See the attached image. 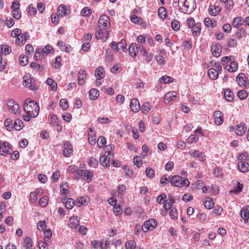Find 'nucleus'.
<instances>
[{
	"label": "nucleus",
	"instance_id": "nucleus-1",
	"mask_svg": "<svg viewBox=\"0 0 249 249\" xmlns=\"http://www.w3.org/2000/svg\"><path fill=\"white\" fill-rule=\"evenodd\" d=\"M24 111L27 114V115L23 116V119L25 121H29L31 117H36L39 111V107L38 105L34 101H31L27 98L24 101L23 105Z\"/></svg>",
	"mask_w": 249,
	"mask_h": 249
},
{
	"label": "nucleus",
	"instance_id": "nucleus-2",
	"mask_svg": "<svg viewBox=\"0 0 249 249\" xmlns=\"http://www.w3.org/2000/svg\"><path fill=\"white\" fill-rule=\"evenodd\" d=\"M178 5L182 12L186 14L191 13L196 7L195 0H178Z\"/></svg>",
	"mask_w": 249,
	"mask_h": 249
},
{
	"label": "nucleus",
	"instance_id": "nucleus-3",
	"mask_svg": "<svg viewBox=\"0 0 249 249\" xmlns=\"http://www.w3.org/2000/svg\"><path fill=\"white\" fill-rule=\"evenodd\" d=\"M109 28H101L99 26H98L96 32L95 37L97 39L102 38L103 37L105 38V40H107L108 38L109 34Z\"/></svg>",
	"mask_w": 249,
	"mask_h": 249
},
{
	"label": "nucleus",
	"instance_id": "nucleus-4",
	"mask_svg": "<svg viewBox=\"0 0 249 249\" xmlns=\"http://www.w3.org/2000/svg\"><path fill=\"white\" fill-rule=\"evenodd\" d=\"M7 107L9 110H10L15 115H19L20 113L19 106L14 100L10 99L7 102Z\"/></svg>",
	"mask_w": 249,
	"mask_h": 249
},
{
	"label": "nucleus",
	"instance_id": "nucleus-5",
	"mask_svg": "<svg viewBox=\"0 0 249 249\" xmlns=\"http://www.w3.org/2000/svg\"><path fill=\"white\" fill-rule=\"evenodd\" d=\"M156 226V221L154 219H150L148 221H145L143 224L142 226V229L144 232H147L149 230H153Z\"/></svg>",
	"mask_w": 249,
	"mask_h": 249
},
{
	"label": "nucleus",
	"instance_id": "nucleus-6",
	"mask_svg": "<svg viewBox=\"0 0 249 249\" xmlns=\"http://www.w3.org/2000/svg\"><path fill=\"white\" fill-rule=\"evenodd\" d=\"M13 150L8 142L0 141V155L5 156L6 154H11Z\"/></svg>",
	"mask_w": 249,
	"mask_h": 249
},
{
	"label": "nucleus",
	"instance_id": "nucleus-7",
	"mask_svg": "<svg viewBox=\"0 0 249 249\" xmlns=\"http://www.w3.org/2000/svg\"><path fill=\"white\" fill-rule=\"evenodd\" d=\"M98 24L101 28H109L110 23L108 16L106 15H102L99 18Z\"/></svg>",
	"mask_w": 249,
	"mask_h": 249
},
{
	"label": "nucleus",
	"instance_id": "nucleus-8",
	"mask_svg": "<svg viewBox=\"0 0 249 249\" xmlns=\"http://www.w3.org/2000/svg\"><path fill=\"white\" fill-rule=\"evenodd\" d=\"M73 149L72 145L68 142H65L64 144L63 155L67 157H70L72 153Z\"/></svg>",
	"mask_w": 249,
	"mask_h": 249
},
{
	"label": "nucleus",
	"instance_id": "nucleus-9",
	"mask_svg": "<svg viewBox=\"0 0 249 249\" xmlns=\"http://www.w3.org/2000/svg\"><path fill=\"white\" fill-rule=\"evenodd\" d=\"M212 54L216 57H218L221 55L222 46L219 43L213 44L211 47Z\"/></svg>",
	"mask_w": 249,
	"mask_h": 249
},
{
	"label": "nucleus",
	"instance_id": "nucleus-10",
	"mask_svg": "<svg viewBox=\"0 0 249 249\" xmlns=\"http://www.w3.org/2000/svg\"><path fill=\"white\" fill-rule=\"evenodd\" d=\"M182 178L179 176H173L170 179V183L172 186L175 187L182 186Z\"/></svg>",
	"mask_w": 249,
	"mask_h": 249
},
{
	"label": "nucleus",
	"instance_id": "nucleus-11",
	"mask_svg": "<svg viewBox=\"0 0 249 249\" xmlns=\"http://www.w3.org/2000/svg\"><path fill=\"white\" fill-rule=\"evenodd\" d=\"M178 96V93L176 91H170L167 93L163 99L164 103L165 104H168L171 101L175 99V98H177Z\"/></svg>",
	"mask_w": 249,
	"mask_h": 249
},
{
	"label": "nucleus",
	"instance_id": "nucleus-12",
	"mask_svg": "<svg viewBox=\"0 0 249 249\" xmlns=\"http://www.w3.org/2000/svg\"><path fill=\"white\" fill-rule=\"evenodd\" d=\"M130 107L133 112H138L140 109V104L139 100L136 98L132 99L130 101Z\"/></svg>",
	"mask_w": 249,
	"mask_h": 249
},
{
	"label": "nucleus",
	"instance_id": "nucleus-13",
	"mask_svg": "<svg viewBox=\"0 0 249 249\" xmlns=\"http://www.w3.org/2000/svg\"><path fill=\"white\" fill-rule=\"evenodd\" d=\"M50 123L58 132L61 131L62 126L59 124L56 115L53 114L51 116Z\"/></svg>",
	"mask_w": 249,
	"mask_h": 249
},
{
	"label": "nucleus",
	"instance_id": "nucleus-14",
	"mask_svg": "<svg viewBox=\"0 0 249 249\" xmlns=\"http://www.w3.org/2000/svg\"><path fill=\"white\" fill-rule=\"evenodd\" d=\"M23 79V84L25 87L30 88L31 89L33 90L36 89V87L34 85H32V80L30 76L28 75H25L24 76Z\"/></svg>",
	"mask_w": 249,
	"mask_h": 249
},
{
	"label": "nucleus",
	"instance_id": "nucleus-15",
	"mask_svg": "<svg viewBox=\"0 0 249 249\" xmlns=\"http://www.w3.org/2000/svg\"><path fill=\"white\" fill-rule=\"evenodd\" d=\"M238 167L239 171L243 173H246L249 171V164L245 160L239 161L238 163Z\"/></svg>",
	"mask_w": 249,
	"mask_h": 249
},
{
	"label": "nucleus",
	"instance_id": "nucleus-16",
	"mask_svg": "<svg viewBox=\"0 0 249 249\" xmlns=\"http://www.w3.org/2000/svg\"><path fill=\"white\" fill-rule=\"evenodd\" d=\"M240 215L243 219L245 223L248 222L249 219V206H247L246 208H243L240 211Z\"/></svg>",
	"mask_w": 249,
	"mask_h": 249
},
{
	"label": "nucleus",
	"instance_id": "nucleus-17",
	"mask_svg": "<svg viewBox=\"0 0 249 249\" xmlns=\"http://www.w3.org/2000/svg\"><path fill=\"white\" fill-rule=\"evenodd\" d=\"M139 48L136 43H132L130 45L128 51L129 54L132 57H135L139 53Z\"/></svg>",
	"mask_w": 249,
	"mask_h": 249
},
{
	"label": "nucleus",
	"instance_id": "nucleus-18",
	"mask_svg": "<svg viewBox=\"0 0 249 249\" xmlns=\"http://www.w3.org/2000/svg\"><path fill=\"white\" fill-rule=\"evenodd\" d=\"M236 126L235 133L238 136H242L247 129L245 124L243 123H241L239 124H237Z\"/></svg>",
	"mask_w": 249,
	"mask_h": 249
},
{
	"label": "nucleus",
	"instance_id": "nucleus-19",
	"mask_svg": "<svg viewBox=\"0 0 249 249\" xmlns=\"http://www.w3.org/2000/svg\"><path fill=\"white\" fill-rule=\"evenodd\" d=\"M20 37H18L16 40V43L18 45L24 44L27 38H29L30 36L28 32H25L24 34L20 35Z\"/></svg>",
	"mask_w": 249,
	"mask_h": 249
},
{
	"label": "nucleus",
	"instance_id": "nucleus-20",
	"mask_svg": "<svg viewBox=\"0 0 249 249\" xmlns=\"http://www.w3.org/2000/svg\"><path fill=\"white\" fill-rule=\"evenodd\" d=\"M69 226L71 228L75 229L79 225V221L77 216H72L70 218L68 221Z\"/></svg>",
	"mask_w": 249,
	"mask_h": 249
},
{
	"label": "nucleus",
	"instance_id": "nucleus-21",
	"mask_svg": "<svg viewBox=\"0 0 249 249\" xmlns=\"http://www.w3.org/2000/svg\"><path fill=\"white\" fill-rule=\"evenodd\" d=\"M214 122L217 125H220L223 122L222 118L223 114L220 111H216L213 113Z\"/></svg>",
	"mask_w": 249,
	"mask_h": 249
},
{
	"label": "nucleus",
	"instance_id": "nucleus-22",
	"mask_svg": "<svg viewBox=\"0 0 249 249\" xmlns=\"http://www.w3.org/2000/svg\"><path fill=\"white\" fill-rule=\"evenodd\" d=\"M208 11L211 15L216 16L220 12L221 8L218 6L210 5Z\"/></svg>",
	"mask_w": 249,
	"mask_h": 249
},
{
	"label": "nucleus",
	"instance_id": "nucleus-23",
	"mask_svg": "<svg viewBox=\"0 0 249 249\" xmlns=\"http://www.w3.org/2000/svg\"><path fill=\"white\" fill-rule=\"evenodd\" d=\"M82 177H83L85 180L88 182L90 181L92 179L93 172L91 170H83Z\"/></svg>",
	"mask_w": 249,
	"mask_h": 249
},
{
	"label": "nucleus",
	"instance_id": "nucleus-24",
	"mask_svg": "<svg viewBox=\"0 0 249 249\" xmlns=\"http://www.w3.org/2000/svg\"><path fill=\"white\" fill-rule=\"evenodd\" d=\"M246 76L244 73H240L236 77V81L241 87H244L245 85Z\"/></svg>",
	"mask_w": 249,
	"mask_h": 249
},
{
	"label": "nucleus",
	"instance_id": "nucleus-25",
	"mask_svg": "<svg viewBox=\"0 0 249 249\" xmlns=\"http://www.w3.org/2000/svg\"><path fill=\"white\" fill-rule=\"evenodd\" d=\"M58 13L61 17H63L68 15L70 13V12L69 10L67 9L65 5L61 4L58 7Z\"/></svg>",
	"mask_w": 249,
	"mask_h": 249
},
{
	"label": "nucleus",
	"instance_id": "nucleus-26",
	"mask_svg": "<svg viewBox=\"0 0 249 249\" xmlns=\"http://www.w3.org/2000/svg\"><path fill=\"white\" fill-rule=\"evenodd\" d=\"M238 68V64L235 62H231L230 65H227L225 67V69L230 72H235Z\"/></svg>",
	"mask_w": 249,
	"mask_h": 249
},
{
	"label": "nucleus",
	"instance_id": "nucleus-27",
	"mask_svg": "<svg viewBox=\"0 0 249 249\" xmlns=\"http://www.w3.org/2000/svg\"><path fill=\"white\" fill-rule=\"evenodd\" d=\"M57 46L59 47L60 49L62 51L69 53L71 50V46L69 45H66L63 41H59L57 43Z\"/></svg>",
	"mask_w": 249,
	"mask_h": 249
},
{
	"label": "nucleus",
	"instance_id": "nucleus-28",
	"mask_svg": "<svg viewBox=\"0 0 249 249\" xmlns=\"http://www.w3.org/2000/svg\"><path fill=\"white\" fill-rule=\"evenodd\" d=\"M244 20L241 17H236L234 18L232 25L234 27L238 28L240 25L243 24Z\"/></svg>",
	"mask_w": 249,
	"mask_h": 249
},
{
	"label": "nucleus",
	"instance_id": "nucleus-29",
	"mask_svg": "<svg viewBox=\"0 0 249 249\" xmlns=\"http://www.w3.org/2000/svg\"><path fill=\"white\" fill-rule=\"evenodd\" d=\"M220 72L216 71L213 68H210L208 71V74L211 79L216 80L218 78L219 73Z\"/></svg>",
	"mask_w": 249,
	"mask_h": 249
},
{
	"label": "nucleus",
	"instance_id": "nucleus-30",
	"mask_svg": "<svg viewBox=\"0 0 249 249\" xmlns=\"http://www.w3.org/2000/svg\"><path fill=\"white\" fill-rule=\"evenodd\" d=\"M201 24L197 23L196 25L192 28V33L194 36H198L200 34Z\"/></svg>",
	"mask_w": 249,
	"mask_h": 249
},
{
	"label": "nucleus",
	"instance_id": "nucleus-31",
	"mask_svg": "<svg viewBox=\"0 0 249 249\" xmlns=\"http://www.w3.org/2000/svg\"><path fill=\"white\" fill-rule=\"evenodd\" d=\"M89 98L91 100H95L99 96V91L98 89H92L89 92Z\"/></svg>",
	"mask_w": 249,
	"mask_h": 249
},
{
	"label": "nucleus",
	"instance_id": "nucleus-32",
	"mask_svg": "<svg viewBox=\"0 0 249 249\" xmlns=\"http://www.w3.org/2000/svg\"><path fill=\"white\" fill-rule=\"evenodd\" d=\"M224 96L225 99L228 101H231L233 100V92L229 89H227L224 90Z\"/></svg>",
	"mask_w": 249,
	"mask_h": 249
},
{
	"label": "nucleus",
	"instance_id": "nucleus-33",
	"mask_svg": "<svg viewBox=\"0 0 249 249\" xmlns=\"http://www.w3.org/2000/svg\"><path fill=\"white\" fill-rule=\"evenodd\" d=\"M189 153L193 157L197 158L200 161H203L205 159V157L203 156V154L196 150H194L193 152L190 151Z\"/></svg>",
	"mask_w": 249,
	"mask_h": 249
},
{
	"label": "nucleus",
	"instance_id": "nucleus-34",
	"mask_svg": "<svg viewBox=\"0 0 249 249\" xmlns=\"http://www.w3.org/2000/svg\"><path fill=\"white\" fill-rule=\"evenodd\" d=\"M105 71L102 67L98 68L95 72V76L97 79H101L104 77Z\"/></svg>",
	"mask_w": 249,
	"mask_h": 249
},
{
	"label": "nucleus",
	"instance_id": "nucleus-35",
	"mask_svg": "<svg viewBox=\"0 0 249 249\" xmlns=\"http://www.w3.org/2000/svg\"><path fill=\"white\" fill-rule=\"evenodd\" d=\"M174 79L167 75L162 76L159 80V82L162 84H168L173 82Z\"/></svg>",
	"mask_w": 249,
	"mask_h": 249
},
{
	"label": "nucleus",
	"instance_id": "nucleus-36",
	"mask_svg": "<svg viewBox=\"0 0 249 249\" xmlns=\"http://www.w3.org/2000/svg\"><path fill=\"white\" fill-rule=\"evenodd\" d=\"M13 125V128H15L16 130H20L23 126V123L21 120L16 119Z\"/></svg>",
	"mask_w": 249,
	"mask_h": 249
},
{
	"label": "nucleus",
	"instance_id": "nucleus-37",
	"mask_svg": "<svg viewBox=\"0 0 249 249\" xmlns=\"http://www.w3.org/2000/svg\"><path fill=\"white\" fill-rule=\"evenodd\" d=\"M204 206L207 209H212L214 206V202L213 199L210 197H207L204 202Z\"/></svg>",
	"mask_w": 249,
	"mask_h": 249
},
{
	"label": "nucleus",
	"instance_id": "nucleus-38",
	"mask_svg": "<svg viewBox=\"0 0 249 249\" xmlns=\"http://www.w3.org/2000/svg\"><path fill=\"white\" fill-rule=\"evenodd\" d=\"M11 52V48L7 45H3L0 46V53L2 54L6 55Z\"/></svg>",
	"mask_w": 249,
	"mask_h": 249
},
{
	"label": "nucleus",
	"instance_id": "nucleus-39",
	"mask_svg": "<svg viewBox=\"0 0 249 249\" xmlns=\"http://www.w3.org/2000/svg\"><path fill=\"white\" fill-rule=\"evenodd\" d=\"M100 161L104 166L107 167L109 163V159H107L106 155H102L100 157Z\"/></svg>",
	"mask_w": 249,
	"mask_h": 249
},
{
	"label": "nucleus",
	"instance_id": "nucleus-40",
	"mask_svg": "<svg viewBox=\"0 0 249 249\" xmlns=\"http://www.w3.org/2000/svg\"><path fill=\"white\" fill-rule=\"evenodd\" d=\"M43 57L44 54L42 51H41V49H38L36 50L34 55V58L35 59V60L37 61L38 59L40 60L43 58Z\"/></svg>",
	"mask_w": 249,
	"mask_h": 249
},
{
	"label": "nucleus",
	"instance_id": "nucleus-41",
	"mask_svg": "<svg viewBox=\"0 0 249 249\" xmlns=\"http://www.w3.org/2000/svg\"><path fill=\"white\" fill-rule=\"evenodd\" d=\"M47 84L51 87L53 91L57 89V83L51 78H48L46 81Z\"/></svg>",
	"mask_w": 249,
	"mask_h": 249
},
{
	"label": "nucleus",
	"instance_id": "nucleus-42",
	"mask_svg": "<svg viewBox=\"0 0 249 249\" xmlns=\"http://www.w3.org/2000/svg\"><path fill=\"white\" fill-rule=\"evenodd\" d=\"M4 125L8 130L12 131L13 129V125L11 119H7L4 122Z\"/></svg>",
	"mask_w": 249,
	"mask_h": 249
},
{
	"label": "nucleus",
	"instance_id": "nucleus-43",
	"mask_svg": "<svg viewBox=\"0 0 249 249\" xmlns=\"http://www.w3.org/2000/svg\"><path fill=\"white\" fill-rule=\"evenodd\" d=\"M158 15L162 19L166 18L167 12L166 9L164 7H160L158 10Z\"/></svg>",
	"mask_w": 249,
	"mask_h": 249
},
{
	"label": "nucleus",
	"instance_id": "nucleus-44",
	"mask_svg": "<svg viewBox=\"0 0 249 249\" xmlns=\"http://www.w3.org/2000/svg\"><path fill=\"white\" fill-rule=\"evenodd\" d=\"M210 63V65L212 66L211 68H213V69L216 70L217 72H221L222 67L219 63H217L216 62L213 61H212Z\"/></svg>",
	"mask_w": 249,
	"mask_h": 249
},
{
	"label": "nucleus",
	"instance_id": "nucleus-45",
	"mask_svg": "<svg viewBox=\"0 0 249 249\" xmlns=\"http://www.w3.org/2000/svg\"><path fill=\"white\" fill-rule=\"evenodd\" d=\"M237 95L240 100H244L247 97L248 93L246 90L242 89L237 92Z\"/></svg>",
	"mask_w": 249,
	"mask_h": 249
},
{
	"label": "nucleus",
	"instance_id": "nucleus-46",
	"mask_svg": "<svg viewBox=\"0 0 249 249\" xmlns=\"http://www.w3.org/2000/svg\"><path fill=\"white\" fill-rule=\"evenodd\" d=\"M151 109V105L148 103L142 105L141 107V110L142 112L145 114H146Z\"/></svg>",
	"mask_w": 249,
	"mask_h": 249
},
{
	"label": "nucleus",
	"instance_id": "nucleus-47",
	"mask_svg": "<svg viewBox=\"0 0 249 249\" xmlns=\"http://www.w3.org/2000/svg\"><path fill=\"white\" fill-rule=\"evenodd\" d=\"M247 34V32L245 30H244L243 28L239 29L237 30L235 34V36L236 37L240 39L242 38V37L246 36Z\"/></svg>",
	"mask_w": 249,
	"mask_h": 249
},
{
	"label": "nucleus",
	"instance_id": "nucleus-48",
	"mask_svg": "<svg viewBox=\"0 0 249 249\" xmlns=\"http://www.w3.org/2000/svg\"><path fill=\"white\" fill-rule=\"evenodd\" d=\"M74 205V201L71 198H69L65 202V206L67 209H71Z\"/></svg>",
	"mask_w": 249,
	"mask_h": 249
},
{
	"label": "nucleus",
	"instance_id": "nucleus-49",
	"mask_svg": "<svg viewBox=\"0 0 249 249\" xmlns=\"http://www.w3.org/2000/svg\"><path fill=\"white\" fill-rule=\"evenodd\" d=\"M28 62V58L24 54H21L19 57V64L22 66H26Z\"/></svg>",
	"mask_w": 249,
	"mask_h": 249
},
{
	"label": "nucleus",
	"instance_id": "nucleus-50",
	"mask_svg": "<svg viewBox=\"0 0 249 249\" xmlns=\"http://www.w3.org/2000/svg\"><path fill=\"white\" fill-rule=\"evenodd\" d=\"M106 143V139L103 136L99 137L97 141V144L99 148H102Z\"/></svg>",
	"mask_w": 249,
	"mask_h": 249
},
{
	"label": "nucleus",
	"instance_id": "nucleus-51",
	"mask_svg": "<svg viewBox=\"0 0 249 249\" xmlns=\"http://www.w3.org/2000/svg\"><path fill=\"white\" fill-rule=\"evenodd\" d=\"M133 162L138 167H140L142 165V160L140 156H135L133 159Z\"/></svg>",
	"mask_w": 249,
	"mask_h": 249
},
{
	"label": "nucleus",
	"instance_id": "nucleus-52",
	"mask_svg": "<svg viewBox=\"0 0 249 249\" xmlns=\"http://www.w3.org/2000/svg\"><path fill=\"white\" fill-rule=\"evenodd\" d=\"M48 203V198L46 196H43L39 201V204L41 207H45Z\"/></svg>",
	"mask_w": 249,
	"mask_h": 249
},
{
	"label": "nucleus",
	"instance_id": "nucleus-53",
	"mask_svg": "<svg viewBox=\"0 0 249 249\" xmlns=\"http://www.w3.org/2000/svg\"><path fill=\"white\" fill-rule=\"evenodd\" d=\"M30 67L33 69L37 70L38 71H41L43 69V67L42 65L35 62H32L30 64Z\"/></svg>",
	"mask_w": 249,
	"mask_h": 249
},
{
	"label": "nucleus",
	"instance_id": "nucleus-54",
	"mask_svg": "<svg viewBox=\"0 0 249 249\" xmlns=\"http://www.w3.org/2000/svg\"><path fill=\"white\" fill-rule=\"evenodd\" d=\"M171 26L172 29L175 31H178L180 29V25L178 20H173L171 22Z\"/></svg>",
	"mask_w": 249,
	"mask_h": 249
},
{
	"label": "nucleus",
	"instance_id": "nucleus-55",
	"mask_svg": "<svg viewBox=\"0 0 249 249\" xmlns=\"http://www.w3.org/2000/svg\"><path fill=\"white\" fill-rule=\"evenodd\" d=\"M145 174L149 178H153L154 176V171L150 167H147L145 170Z\"/></svg>",
	"mask_w": 249,
	"mask_h": 249
},
{
	"label": "nucleus",
	"instance_id": "nucleus-56",
	"mask_svg": "<svg viewBox=\"0 0 249 249\" xmlns=\"http://www.w3.org/2000/svg\"><path fill=\"white\" fill-rule=\"evenodd\" d=\"M166 198V195L165 194H161L157 198V202L160 204L164 203V201L162 202V200H165Z\"/></svg>",
	"mask_w": 249,
	"mask_h": 249
},
{
	"label": "nucleus",
	"instance_id": "nucleus-57",
	"mask_svg": "<svg viewBox=\"0 0 249 249\" xmlns=\"http://www.w3.org/2000/svg\"><path fill=\"white\" fill-rule=\"evenodd\" d=\"M198 140V137L197 135L196 134L191 135H190L188 139V142L191 143L194 142H196Z\"/></svg>",
	"mask_w": 249,
	"mask_h": 249
},
{
	"label": "nucleus",
	"instance_id": "nucleus-58",
	"mask_svg": "<svg viewBox=\"0 0 249 249\" xmlns=\"http://www.w3.org/2000/svg\"><path fill=\"white\" fill-rule=\"evenodd\" d=\"M136 243L134 241L130 240L125 243V247L127 249H132L135 248Z\"/></svg>",
	"mask_w": 249,
	"mask_h": 249
},
{
	"label": "nucleus",
	"instance_id": "nucleus-59",
	"mask_svg": "<svg viewBox=\"0 0 249 249\" xmlns=\"http://www.w3.org/2000/svg\"><path fill=\"white\" fill-rule=\"evenodd\" d=\"M60 107L62 109H66L68 107L67 101L65 99H61L59 103Z\"/></svg>",
	"mask_w": 249,
	"mask_h": 249
},
{
	"label": "nucleus",
	"instance_id": "nucleus-60",
	"mask_svg": "<svg viewBox=\"0 0 249 249\" xmlns=\"http://www.w3.org/2000/svg\"><path fill=\"white\" fill-rule=\"evenodd\" d=\"M52 50H53L52 46L49 45H47L45 46L43 50H41V51H42L44 54L45 53L48 54L51 53Z\"/></svg>",
	"mask_w": 249,
	"mask_h": 249
},
{
	"label": "nucleus",
	"instance_id": "nucleus-61",
	"mask_svg": "<svg viewBox=\"0 0 249 249\" xmlns=\"http://www.w3.org/2000/svg\"><path fill=\"white\" fill-rule=\"evenodd\" d=\"M24 246L26 248L32 247V240L30 237H27L24 239Z\"/></svg>",
	"mask_w": 249,
	"mask_h": 249
},
{
	"label": "nucleus",
	"instance_id": "nucleus-62",
	"mask_svg": "<svg viewBox=\"0 0 249 249\" xmlns=\"http://www.w3.org/2000/svg\"><path fill=\"white\" fill-rule=\"evenodd\" d=\"M37 229L39 231H43L46 227L45 221H40L37 223Z\"/></svg>",
	"mask_w": 249,
	"mask_h": 249
},
{
	"label": "nucleus",
	"instance_id": "nucleus-63",
	"mask_svg": "<svg viewBox=\"0 0 249 249\" xmlns=\"http://www.w3.org/2000/svg\"><path fill=\"white\" fill-rule=\"evenodd\" d=\"M98 121L100 124H108L111 122V120L107 117H99L98 119Z\"/></svg>",
	"mask_w": 249,
	"mask_h": 249
},
{
	"label": "nucleus",
	"instance_id": "nucleus-64",
	"mask_svg": "<svg viewBox=\"0 0 249 249\" xmlns=\"http://www.w3.org/2000/svg\"><path fill=\"white\" fill-rule=\"evenodd\" d=\"M21 32L20 29L18 28L15 29L11 32V36L13 37H18L21 35Z\"/></svg>",
	"mask_w": 249,
	"mask_h": 249
}]
</instances>
